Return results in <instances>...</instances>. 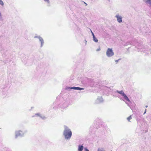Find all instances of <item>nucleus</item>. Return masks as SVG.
I'll list each match as a JSON object with an SVG mask.
<instances>
[{"label": "nucleus", "mask_w": 151, "mask_h": 151, "mask_svg": "<svg viewBox=\"0 0 151 151\" xmlns=\"http://www.w3.org/2000/svg\"><path fill=\"white\" fill-rule=\"evenodd\" d=\"M64 130L63 134L64 136L65 139L67 140H70L72 135V132L71 129L66 126H64Z\"/></svg>", "instance_id": "nucleus-1"}, {"label": "nucleus", "mask_w": 151, "mask_h": 151, "mask_svg": "<svg viewBox=\"0 0 151 151\" xmlns=\"http://www.w3.org/2000/svg\"><path fill=\"white\" fill-rule=\"evenodd\" d=\"M106 55L108 57H111L114 55L112 49L108 48L106 52Z\"/></svg>", "instance_id": "nucleus-2"}, {"label": "nucleus", "mask_w": 151, "mask_h": 151, "mask_svg": "<svg viewBox=\"0 0 151 151\" xmlns=\"http://www.w3.org/2000/svg\"><path fill=\"white\" fill-rule=\"evenodd\" d=\"M27 132V131H25L23 132L21 130H19L16 131L15 132V138H17L18 137H22L24 136V134Z\"/></svg>", "instance_id": "nucleus-3"}, {"label": "nucleus", "mask_w": 151, "mask_h": 151, "mask_svg": "<svg viewBox=\"0 0 151 151\" xmlns=\"http://www.w3.org/2000/svg\"><path fill=\"white\" fill-rule=\"evenodd\" d=\"M116 92L121 94L124 97V99L127 101L130 102L129 99L127 96L124 93V91H119L117 90Z\"/></svg>", "instance_id": "nucleus-4"}, {"label": "nucleus", "mask_w": 151, "mask_h": 151, "mask_svg": "<svg viewBox=\"0 0 151 151\" xmlns=\"http://www.w3.org/2000/svg\"><path fill=\"white\" fill-rule=\"evenodd\" d=\"M34 37L35 38H37L38 39L39 41L41 43L40 47H42L44 45V40L42 37L40 36H35Z\"/></svg>", "instance_id": "nucleus-5"}, {"label": "nucleus", "mask_w": 151, "mask_h": 151, "mask_svg": "<svg viewBox=\"0 0 151 151\" xmlns=\"http://www.w3.org/2000/svg\"><path fill=\"white\" fill-rule=\"evenodd\" d=\"M36 116H39L41 119H45L46 117L43 115L40 114V113H38L35 114V115L33 116L32 117H35Z\"/></svg>", "instance_id": "nucleus-6"}, {"label": "nucleus", "mask_w": 151, "mask_h": 151, "mask_svg": "<svg viewBox=\"0 0 151 151\" xmlns=\"http://www.w3.org/2000/svg\"><path fill=\"white\" fill-rule=\"evenodd\" d=\"M115 17L117 18V21L118 22L120 23L122 22V17L121 16H120L119 14L116 15Z\"/></svg>", "instance_id": "nucleus-7"}, {"label": "nucleus", "mask_w": 151, "mask_h": 151, "mask_svg": "<svg viewBox=\"0 0 151 151\" xmlns=\"http://www.w3.org/2000/svg\"><path fill=\"white\" fill-rule=\"evenodd\" d=\"M103 100L102 97H99L96 100V103L99 104L103 102Z\"/></svg>", "instance_id": "nucleus-8"}, {"label": "nucleus", "mask_w": 151, "mask_h": 151, "mask_svg": "<svg viewBox=\"0 0 151 151\" xmlns=\"http://www.w3.org/2000/svg\"><path fill=\"white\" fill-rule=\"evenodd\" d=\"M84 148L83 145H79L78 146V151H82Z\"/></svg>", "instance_id": "nucleus-9"}, {"label": "nucleus", "mask_w": 151, "mask_h": 151, "mask_svg": "<svg viewBox=\"0 0 151 151\" xmlns=\"http://www.w3.org/2000/svg\"><path fill=\"white\" fill-rule=\"evenodd\" d=\"M73 89L74 90H82L83 89H84V88L78 87H73Z\"/></svg>", "instance_id": "nucleus-10"}, {"label": "nucleus", "mask_w": 151, "mask_h": 151, "mask_svg": "<svg viewBox=\"0 0 151 151\" xmlns=\"http://www.w3.org/2000/svg\"><path fill=\"white\" fill-rule=\"evenodd\" d=\"M145 2L146 4L151 6V0H145Z\"/></svg>", "instance_id": "nucleus-11"}, {"label": "nucleus", "mask_w": 151, "mask_h": 151, "mask_svg": "<svg viewBox=\"0 0 151 151\" xmlns=\"http://www.w3.org/2000/svg\"><path fill=\"white\" fill-rule=\"evenodd\" d=\"M93 40L95 42H98V40L96 38L95 36L93 37Z\"/></svg>", "instance_id": "nucleus-12"}, {"label": "nucleus", "mask_w": 151, "mask_h": 151, "mask_svg": "<svg viewBox=\"0 0 151 151\" xmlns=\"http://www.w3.org/2000/svg\"><path fill=\"white\" fill-rule=\"evenodd\" d=\"M73 87H70L67 86L66 87L65 89L66 90L73 89Z\"/></svg>", "instance_id": "nucleus-13"}, {"label": "nucleus", "mask_w": 151, "mask_h": 151, "mask_svg": "<svg viewBox=\"0 0 151 151\" xmlns=\"http://www.w3.org/2000/svg\"><path fill=\"white\" fill-rule=\"evenodd\" d=\"M132 115H131L129 117L127 118V119L128 121L130 122V120L132 119Z\"/></svg>", "instance_id": "nucleus-14"}, {"label": "nucleus", "mask_w": 151, "mask_h": 151, "mask_svg": "<svg viewBox=\"0 0 151 151\" xmlns=\"http://www.w3.org/2000/svg\"><path fill=\"white\" fill-rule=\"evenodd\" d=\"M97 151H105L104 148H99Z\"/></svg>", "instance_id": "nucleus-15"}, {"label": "nucleus", "mask_w": 151, "mask_h": 151, "mask_svg": "<svg viewBox=\"0 0 151 151\" xmlns=\"http://www.w3.org/2000/svg\"><path fill=\"white\" fill-rule=\"evenodd\" d=\"M0 4L2 6L4 5V2L1 0H0Z\"/></svg>", "instance_id": "nucleus-16"}, {"label": "nucleus", "mask_w": 151, "mask_h": 151, "mask_svg": "<svg viewBox=\"0 0 151 151\" xmlns=\"http://www.w3.org/2000/svg\"><path fill=\"white\" fill-rule=\"evenodd\" d=\"M85 151H89V150L87 148H84Z\"/></svg>", "instance_id": "nucleus-17"}, {"label": "nucleus", "mask_w": 151, "mask_h": 151, "mask_svg": "<svg viewBox=\"0 0 151 151\" xmlns=\"http://www.w3.org/2000/svg\"><path fill=\"white\" fill-rule=\"evenodd\" d=\"M120 60V59L118 60H115V62H116V63H117V62H118V61Z\"/></svg>", "instance_id": "nucleus-18"}, {"label": "nucleus", "mask_w": 151, "mask_h": 151, "mask_svg": "<svg viewBox=\"0 0 151 151\" xmlns=\"http://www.w3.org/2000/svg\"><path fill=\"white\" fill-rule=\"evenodd\" d=\"M100 50V48H99V49H98L96 50V51H99Z\"/></svg>", "instance_id": "nucleus-19"}, {"label": "nucleus", "mask_w": 151, "mask_h": 151, "mask_svg": "<svg viewBox=\"0 0 151 151\" xmlns=\"http://www.w3.org/2000/svg\"><path fill=\"white\" fill-rule=\"evenodd\" d=\"M92 36H93V37L95 36L93 32H92Z\"/></svg>", "instance_id": "nucleus-20"}, {"label": "nucleus", "mask_w": 151, "mask_h": 151, "mask_svg": "<svg viewBox=\"0 0 151 151\" xmlns=\"http://www.w3.org/2000/svg\"><path fill=\"white\" fill-rule=\"evenodd\" d=\"M146 110H147L146 109H145V112H144V114H145V113H146Z\"/></svg>", "instance_id": "nucleus-21"}, {"label": "nucleus", "mask_w": 151, "mask_h": 151, "mask_svg": "<svg viewBox=\"0 0 151 151\" xmlns=\"http://www.w3.org/2000/svg\"><path fill=\"white\" fill-rule=\"evenodd\" d=\"M85 42H86V44L87 41H86V40H85Z\"/></svg>", "instance_id": "nucleus-22"}, {"label": "nucleus", "mask_w": 151, "mask_h": 151, "mask_svg": "<svg viewBox=\"0 0 151 151\" xmlns=\"http://www.w3.org/2000/svg\"><path fill=\"white\" fill-rule=\"evenodd\" d=\"M107 0L109 2H110V1L111 0Z\"/></svg>", "instance_id": "nucleus-23"}, {"label": "nucleus", "mask_w": 151, "mask_h": 151, "mask_svg": "<svg viewBox=\"0 0 151 151\" xmlns=\"http://www.w3.org/2000/svg\"><path fill=\"white\" fill-rule=\"evenodd\" d=\"M126 103V104H127L128 105V106H129V104H128L127 103Z\"/></svg>", "instance_id": "nucleus-24"}, {"label": "nucleus", "mask_w": 151, "mask_h": 151, "mask_svg": "<svg viewBox=\"0 0 151 151\" xmlns=\"http://www.w3.org/2000/svg\"><path fill=\"white\" fill-rule=\"evenodd\" d=\"M85 4L86 5V6H87V4L86 3H85Z\"/></svg>", "instance_id": "nucleus-25"}, {"label": "nucleus", "mask_w": 151, "mask_h": 151, "mask_svg": "<svg viewBox=\"0 0 151 151\" xmlns=\"http://www.w3.org/2000/svg\"><path fill=\"white\" fill-rule=\"evenodd\" d=\"M147 107H148V106H145V107H146V108Z\"/></svg>", "instance_id": "nucleus-26"}, {"label": "nucleus", "mask_w": 151, "mask_h": 151, "mask_svg": "<svg viewBox=\"0 0 151 151\" xmlns=\"http://www.w3.org/2000/svg\"><path fill=\"white\" fill-rule=\"evenodd\" d=\"M91 33L92 34V32H92V31L91 30Z\"/></svg>", "instance_id": "nucleus-27"}]
</instances>
